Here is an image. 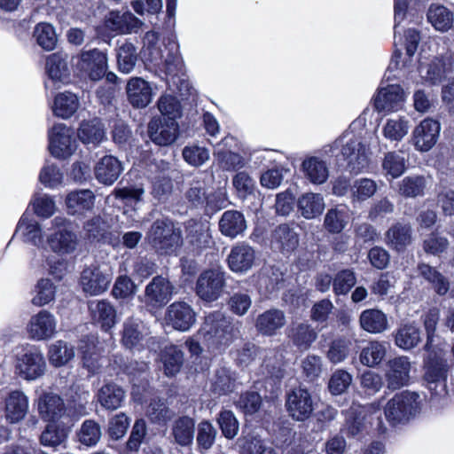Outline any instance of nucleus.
<instances>
[{
  "label": "nucleus",
  "mask_w": 454,
  "mask_h": 454,
  "mask_svg": "<svg viewBox=\"0 0 454 454\" xmlns=\"http://www.w3.org/2000/svg\"><path fill=\"white\" fill-rule=\"evenodd\" d=\"M441 124L433 118H425L412 130L411 143L421 153L430 151L437 143Z\"/></svg>",
  "instance_id": "nucleus-17"
},
{
  "label": "nucleus",
  "mask_w": 454,
  "mask_h": 454,
  "mask_svg": "<svg viewBox=\"0 0 454 454\" xmlns=\"http://www.w3.org/2000/svg\"><path fill=\"white\" fill-rule=\"evenodd\" d=\"M122 172L121 162L114 156L106 155L95 167L97 180L106 185L113 184Z\"/></svg>",
  "instance_id": "nucleus-37"
},
{
  "label": "nucleus",
  "mask_w": 454,
  "mask_h": 454,
  "mask_svg": "<svg viewBox=\"0 0 454 454\" xmlns=\"http://www.w3.org/2000/svg\"><path fill=\"white\" fill-rule=\"evenodd\" d=\"M57 329L58 319L47 309H41L31 316L26 326L27 337L35 341L52 339L57 333Z\"/></svg>",
  "instance_id": "nucleus-12"
},
{
  "label": "nucleus",
  "mask_w": 454,
  "mask_h": 454,
  "mask_svg": "<svg viewBox=\"0 0 454 454\" xmlns=\"http://www.w3.org/2000/svg\"><path fill=\"white\" fill-rule=\"evenodd\" d=\"M360 326L370 333H380L387 329V317L381 310L369 309L364 310L359 317Z\"/></svg>",
  "instance_id": "nucleus-43"
},
{
  "label": "nucleus",
  "mask_w": 454,
  "mask_h": 454,
  "mask_svg": "<svg viewBox=\"0 0 454 454\" xmlns=\"http://www.w3.org/2000/svg\"><path fill=\"white\" fill-rule=\"evenodd\" d=\"M177 131L178 124L173 121L161 122L160 119L153 118L148 124V134L151 140L160 146L174 143L177 137Z\"/></svg>",
  "instance_id": "nucleus-30"
},
{
  "label": "nucleus",
  "mask_w": 454,
  "mask_h": 454,
  "mask_svg": "<svg viewBox=\"0 0 454 454\" xmlns=\"http://www.w3.org/2000/svg\"><path fill=\"white\" fill-rule=\"evenodd\" d=\"M386 354L387 347L384 342L370 341L361 351L360 362L368 367H375L381 363Z\"/></svg>",
  "instance_id": "nucleus-56"
},
{
  "label": "nucleus",
  "mask_w": 454,
  "mask_h": 454,
  "mask_svg": "<svg viewBox=\"0 0 454 454\" xmlns=\"http://www.w3.org/2000/svg\"><path fill=\"white\" fill-rule=\"evenodd\" d=\"M4 414L8 423L17 424L28 413L29 398L22 390L9 391L4 398Z\"/></svg>",
  "instance_id": "nucleus-23"
},
{
  "label": "nucleus",
  "mask_w": 454,
  "mask_h": 454,
  "mask_svg": "<svg viewBox=\"0 0 454 454\" xmlns=\"http://www.w3.org/2000/svg\"><path fill=\"white\" fill-rule=\"evenodd\" d=\"M423 401L416 392L398 393L386 403L385 418L392 426L405 424L421 412Z\"/></svg>",
  "instance_id": "nucleus-1"
},
{
  "label": "nucleus",
  "mask_w": 454,
  "mask_h": 454,
  "mask_svg": "<svg viewBox=\"0 0 454 454\" xmlns=\"http://www.w3.org/2000/svg\"><path fill=\"white\" fill-rule=\"evenodd\" d=\"M36 43L45 51H52L58 42L54 27L46 22L35 26L33 33Z\"/></svg>",
  "instance_id": "nucleus-61"
},
{
  "label": "nucleus",
  "mask_w": 454,
  "mask_h": 454,
  "mask_svg": "<svg viewBox=\"0 0 454 454\" xmlns=\"http://www.w3.org/2000/svg\"><path fill=\"white\" fill-rule=\"evenodd\" d=\"M304 176L315 184H324L329 176V168L326 162L318 157L306 158L301 164Z\"/></svg>",
  "instance_id": "nucleus-42"
},
{
  "label": "nucleus",
  "mask_w": 454,
  "mask_h": 454,
  "mask_svg": "<svg viewBox=\"0 0 454 454\" xmlns=\"http://www.w3.org/2000/svg\"><path fill=\"white\" fill-rule=\"evenodd\" d=\"M428 22L440 32H447L452 27L454 14L442 4H432L427 13Z\"/></svg>",
  "instance_id": "nucleus-45"
},
{
  "label": "nucleus",
  "mask_w": 454,
  "mask_h": 454,
  "mask_svg": "<svg viewBox=\"0 0 454 454\" xmlns=\"http://www.w3.org/2000/svg\"><path fill=\"white\" fill-rule=\"evenodd\" d=\"M15 373L24 380L34 381L44 375L46 361L41 349L27 345L15 355Z\"/></svg>",
  "instance_id": "nucleus-5"
},
{
  "label": "nucleus",
  "mask_w": 454,
  "mask_h": 454,
  "mask_svg": "<svg viewBox=\"0 0 454 454\" xmlns=\"http://www.w3.org/2000/svg\"><path fill=\"white\" fill-rule=\"evenodd\" d=\"M420 339L419 328L412 324L401 325L395 337L396 346L404 350H409L416 347L420 341Z\"/></svg>",
  "instance_id": "nucleus-58"
},
{
  "label": "nucleus",
  "mask_w": 454,
  "mask_h": 454,
  "mask_svg": "<svg viewBox=\"0 0 454 454\" xmlns=\"http://www.w3.org/2000/svg\"><path fill=\"white\" fill-rule=\"evenodd\" d=\"M247 229V223L242 213L237 210L225 211L219 221L221 233L231 239L242 234Z\"/></svg>",
  "instance_id": "nucleus-40"
},
{
  "label": "nucleus",
  "mask_w": 454,
  "mask_h": 454,
  "mask_svg": "<svg viewBox=\"0 0 454 454\" xmlns=\"http://www.w3.org/2000/svg\"><path fill=\"white\" fill-rule=\"evenodd\" d=\"M147 333L138 319L133 317L124 321L121 332V343L129 349L139 350L144 347Z\"/></svg>",
  "instance_id": "nucleus-34"
},
{
  "label": "nucleus",
  "mask_w": 454,
  "mask_h": 454,
  "mask_svg": "<svg viewBox=\"0 0 454 454\" xmlns=\"http://www.w3.org/2000/svg\"><path fill=\"white\" fill-rule=\"evenodd\" d=\"M118 69L122 74L131 73L137 61V47L129 41H125L116 50Z\"/></svg>",
  "instance_id": "nucleus-52"
},
{
  "label": "nucleus",
  "mask_w": 454,
  "mask_h": 454,
  "mask_svg": "<svg viewBox=\"0 0 454 454\" xmlns=\"http://www.w3.org/2000/svg\"><path fill=\"white\" fill-rule=\"evenodd\" d=\"M286 323L285 313L277 309H271L260 314L255 321V326L263 335L272 336L285 326Z\"/></svg>",
  "instance_id": "nucleus-35"
},
{
  "label": "nucleus",
  "mask_w": 454,
  "mask_h": 454,
  "mask_svg": "<svg viewBox=\"0 0 454 454\" xmlns=\"http://www.w3.org/2000/svg\"><path fill=\"white\" fill-rule=\"evenodd\" d=\"M57 287L49 278H40L35 286V295L31 303L36 307H43L53 301Z\"/></svg>",
  "instance_id": "nucleus-57"
},
{
  "label": "nucleus",
  "mask_w": 454,
  "mask_h": 454,
  "mask_svg": "<svg viewBox=\"0 0 454 454\" xmlns=\"http://www.w3.org/2000/svg\"><path fill=\"white\" fill-rule=\"evenodd\" d=\"M406 97L400 85L390 84L378 90L373 99L374 106L378 112H398L403 108Z\"/></svg>",
  "instance_id": "nucleus-19"
},
{
  "label": "nucleus",
  "mask_w": 454,
  "mask_h": 454,
  "mask_svg": "<svg viewBox=\"0 0 454 454\" xmlns=\"http://www.w3.org/2000/svg\"><path fill=\"white\" fill-rule=\"evenodd\" d=\"M235 381L234 372L229 368L221 367L215 370L211 379V389L219 395H226L233 390Z\"/></svg>",
  "instance_id": "nucleus-54"
},
{
  "label": "nucleus",
  "mask_w": 454,
  "mask_h": 454,
  "mask_svg": "<svg viewBox=\"0 0 454 454\" xmlns=\"http://www.w3.org/2000/svg\"><path fill=\"white\" fill-rule=\"evenodd\" d=\"M148 242L160 253H172L181 243V233L168 219L156 220L147 233Z\"/></svg>",
  "instance_id": "nucleus-7"
},
{
  "label": "nucleus",
  "mask_w": 454,
  "mask_h": 454,
  "mask_svg": "<svg viewBox=\"0 0 454 454\" xmlns=\"http://www.w3.org/2000/svg\"><path fill=\"white\" fill-rule=\"evenodd\" d=\"M70 225V221L64 216H56L51 221L46 243L58 255H69L77 250L79 239Z\"/></svg>",
  "instance_id": "nucleus-3"
},
{
  "label": "nucleus",
  "mask_w": 454,
  "mask_h": 454,
  "mask_svg": "<svg viewBox=\"0 0 454 454\" xmlns=\"http://www.w3.org/2000/svg\"><path fill=\"white\" fill-rule=\"evenodd\" d=\"M141 26L142 21L129 11H111L104 20L105 28L118 35L136 33Z\"/></svg>",
  "instance_id": "nucleus-21"
},
{
  "label": "nucleus",
  "mask_w": 454,
  "mask_h": 454,
  "mask_svg": "<svg viewBox=\"0 0 454 454\" xmlns=\"http://www.w3.org/2000/svg\"><path fill=\"white\" fill-rule=\"evenodd\" d=\"M449 369L447 360L441 354L431 353L424 364L423 379L427 387L434 389L438 385L443 386Z\"/></svg>",
  "instance_id": "nucleus-25"
},
{
  "label": "nucleus",
  "mask_w": 454,
  "mask_h": 454,
  "mask_svg": "<svg viewBox=\"0 0 454 454\" xmlns=\"http://www.w3.org/2000/svg\"><path fill=\"white\" fill-rule=\"evenodd\" d=\"M113 275V268L108 263L90 264L82 271V288L90 295H99L108 289Z\"/></svg>",
  "instance_id": "nucleus-8"
},
{
  "label": "nucleus",
  "mask_w": 454,
  "mask_h": 454,
  "mask_svg": "<svg viewBox=\"0 0 454 454\" xmlns=\"http://www.w3.org/2000/svg\"><path fill=\"white\" fill-rule=\"evenodd\" d=\"M410 121L405 116L387 118L382 125V136L392 143L401 142L409 133Z\"/></svg>",
  "instance_id": "nucleus-41"
},
{
  "label": "nucleus",
  "mask_w": 454,
  "mask_h": 454,
  "mask_svg": "<svg viewBox=\"0 0 454 454\" xmlns=\"http://www.w3.org/2000/svg\"><path fill=\"white\" fill-rule=\"evenodd\" d=\"M333 149L340 151L351 171L358 173L367 168V148L363 145L361 137L351 129L334 141Z\"/></svg>",
  "instance_id": "nucleus-4"
},
{
  "label": "nucleus",
  "mask_w": 454,
  "mask_h": 454,
  "mask_svg": "<svg viewBox=\"0 0 454 454\" xmlns=\"http://www.w3.org/2000/svg\"><path fill=\"white\" fill-rule=\"evenodd\" d=\"M164 320L175 330L186 332L194 325L196 314L188 303L176 301L168 307Z\"/></svg>",
  "instance_id": "nucleus-24"
},
{
  "label": "nucleus",
  "mask_w": 454,
  "mask_h": 454,
  "mask_svg": "<svg viewBox=\"0 0 454 454\" xmlns=\"http://www.w3.org/2000/svg\"><path fill=\"white\" fill-rule=\"evenodd\" d=\"M15 234H20L25 243L37 247H44L47 244L41 224L27 213H24L19 220Z\"/></svg>",
  "instance_id": "nucleus-27"
},
{
  "label": "nucleus",
  "mask_w": 454,
  "mask_h": 454,
  "mask_svg": "<svg viewBox=\"0 0 454 454\" xmlns=\"http://www.w3.org/2000/svg\"><path fill=\"white\" fill-rule=\"evenodd\" d=\"M234 140L233 137L227 136L215 145L213 154L217 164L224 170H236L243 168L246 164L241 155L227 150V147H231Z\"/></svg>",
  "instance_id": "nucleus-29"
},
{
  "label": "nucleus",
  "mask_w": 454,
  "mask_h": 454,
  "mask_svg": "<svg viewBox=\"0 0 454 454\" xmlns=\"http://www.w3.org/2000/svg\"><path fill=\"white\" fill-rule=\"evenodd\" d=\"M175 293L174 285L162 276L154 277L145 289V303L153 308L166 305Z\"/></svg>",
  "instance_id": "nucleus-20"
},
{
  "label": "nucleus",
  "mask_w": 454,
  "mask_h": 454,
  "mask_svg": "<svg viewBox=\"0 0 454 454\" xmlns=\"http://www.w3.org/2000/svg\"><path fill=\"white\" fill-rule=\"evenodd\" d=\"M40 418L47 422H58L67 411L64 400L53 392L43 391L35 400Z\"/></svg>",
  "instance_id": "nucleus-18"
},
{
  "label": "nucleus",
  "mask_w": 454,
  "mask_h": 454,
  "mask_svg": "<svg viewBox=\"0 0 454 454\" xmlns=\"http://www.w3.org/2000/svg\"><path fill=\"white\" fill-rule=\"evenodd\" d=\"M172 436L180 446H189L194 438V421L189 417L176 419L172 426Z\"/></svg>",
  "instance_id": "nucleus-53"
},
{
  "label": "nucleus",
  "mask_w": 454,
  "mask_h": 454,
  "mask_svg": "<svg viewBox=\"0 0 454 454\" xmlns=\"http://www.w3.org/2000/svg\"><path fill=\"white\" fill-rule=\"evenodd\" d=\"M68 431L57 422H49L41 434L40 441L43 446L57 447L64 443L67 438Z\"/></svg>",
  "instance_id": "nucleus-59"
},
{
  "label": "nucleus",
  "mask_w": 454,
  "mask_h": 454,
  "mask_svg": "<svg viewBox=\"0 0 454 454\" xmlns=\"http://www.w3.org/2000/svg\"><path fill=\"white\" fill-rule=\"evenodd\" d=\"M187 200L194 206H200L205 202L216 209L226 207L227 198L223 189H219L215 196L206 195L205 183L202 180H193L186 192Z\"/></svg>",
  "instance_id": "nucleus-26"
},
{
  "label": "nucleus",
  "mask_w": 454,
  "mask_h": 454,
  "mask_svg": "<svg viewBox=\"0 0 454 454\" xmlns=\"http://www.w3.org/2000/svg\"><path fill=\"white\" fill-rule=\"evenodd\" d=\"M453 69L454 52L447 51L439 56L434 57L428 62L421 63L419 75L424 83L436 85Z\"/></svg>",
  "instance_id": "nucleus-11"
},
{
  "label": "nucleus",
  "mask_w": 454,
  "mask_h": 454,
  "mask_svg": "<svg viewBox=\"0 0 454 454\" xmlns=\"http://www.w3.org/2000/svg\"><path fill=\"white\" fill-rule=\"evenodd\" d=\"M74 67L82 75L94 82L99 81L108 68L107 54L98 49L82 51L76 57Z\"/></svg>",
  "instance_id": "nucleus-10"
},
{
  "label": "nucleus",
  "mask_w": 454,
  "mask_h": 454,
  "mask_svg": "<svg viewBox=\"0 0 454 454\" xmlns=\"http://www.w3.org/2000/svg\"><path fill=\"white\" fill-rule=\"evenodd\" d=\"M48 359L54 367L66 365L74 357V348L64 340H57L48 348Z\"/></svg>",
  "instance_id": "nucleus-50"
},
{
  "label": "nucleus",
  "mask_w": 454,
  "mask_h": 454,
  "mask_svg": "<svg viewBox=\"0 0 454 454\" xmlns=\"http://www.w3.org/2000/svg\"><path fill=\"white\" fill-rule=\"evenodd\" d=\"M49 151L59 160L70 158L76 151L78 144L74 130L64 123H57L48 131Z\"/></svg>",
  "instance_id": "nucleus-9"
},
{
  "label": "nucleus",
  "mask_w": 454,
  "mask_h": 454,
  "mask_svg": "<svg viewBox=\"0 0 454 454\" xmlns=\"http://www.w3.org/2000/svg\"><path fill=\"white\" fill-rule=\"evenodd\" d=\"M102 435L100 426L94 420L87 419L77 433L79 442L86 446H95Z\"/></svg>",
  "instance_id": "nucleus-63"
},
{
  "label": "nucleus",
  "mask_w": 454,
  "mask_h": 454,
  "mask_svg": "<svg viewBox=\"0 0 454 454\" xmlns=\"http://www.w3.org/2000/svg\"><path fill=\"white\" fill-rule=\"evenodd\" d=\"M79 139L86 145H98L106 138L102 123L97 120L82 121L77 130Z\"/></svg>",
  "instance_id": "nucleus-46"
},
{
  "label": "nucleus",
  "mask_w": 454,
  "mask_h": 454,
  "mask_svg": "<svg viewBox=\"0 0 454 454\" xmlns=\"http://www.w3.org/2000/svg\"><path fill=\"white\" fill-rule=\"evenodd\" d=\"M129 102L136 108L147 106L153 96L151 84L141 77L130 78L126 85Z\"/></svg>",
  "instance_id": "nucleus-28"
},
{
  "label": "nucleus",
  "mask_w": 454,
  "mask_h": 454,
  "mask_svg": "<svg viewBox=\"0 0 454 454\" xmlns=\"http://www.w3.org/2000/svg\"><path fill=\"white\" fill-rule=\"evenodd\" d=\"M167 50V48L165 47ZM151 62L167 74L176 75L182 69V59L178 54L177 45L171 43L165 55L161 49L151 52Z\"/></svg>",
  "instance_id": "nucleus-32"
},
{
  "label": "nucleus",
  "mask_w": 454,
  "mask_h": 454,
  "mask_svg": "<svg viewBox=\"0 0 454 454\" xmlns=\"http://www.w3.org/2000/svg\"><path fill=\"white\" fill-rule=\"evenodd\" d=\"M299 244L298 234L287 224L278 226L271 236V247L283 254L293 252Z\"/></svg>",
  "instance_id": "nucleus-36"
},
{
  "label": "nucleus",
  "mask_w": 454,
  "mask_h": 454,
  "mask_svg": "<svg viewBox=\"0 0 454 454\" xmlns=\"http://www.w3.org/2000/svg\"><path fill=\"white\" fill-rule=\"evenodd\" d=\"M67 60L68 56L64 52H55L47 57L45 69L53 84L60 85L68 82L70 69Z\"/></svg>",
  "instance_id": "nucleus-33"
},
{
  "label": "nucleus",
  "mask_w": 454,
  "mask_h": 454,
  "mask_svg": "<svg viewBox=\"0 0 454 454\" xmlns=\"http://www.w3.org/2000/svg\"><path fill=\"white\" fill-rule=\"evenodd\" d=\"M124 398V390L113 383L104 385L98 393V401L107 410H116L121 407Z\"/></svg>",
  "instance_id": "nucleus-49"
},
{
  "label": "nucleus",
  "mask_w": 454,
  "mask_h": 454,
  "mask_svg": "<svg viewBox=\"0 0 454 454\" xmlns=\"http://www.w3.org/2000/svg\"><path fill=\"white\" fill-rule=\"evenodd\" d=\"M380 403H372L366 406L353 404L347 413L345 430L352 436L358 434L366 427L367 424H372L373 415H376L378 427H380Z\"/></svg>",
  "instance_id": "nucleus-13"
},
{
  "label": "nucleus",
  "mask_w": 454,
  "mask_h": 454,
  "mask_svg": "<svg viewBox=\"0 0 454 454\" xmlns=\"http://www.w3.org/2000/svg\"><path fill=\"white\" fill-rule=\"evenodd\" d=\"M382 168L386 176L397 178L406 169V160L397 152H389L384 156Z\"/></svg>",
  "instance_id": "nucleus-62"
},
{
  "label": "nucleus",
  "mask_w": 454,
  "mask_h": 454,
  "mask_svg": "<svg viewBox=\"0 0 454 454\" xmlns=\"http://www.w3.org/2000/svg\"><path fill=\"white\" fill-rule=\"evenodd\" d=\"M95 203V195L90 190H79L69 192L66 198L68 214L82 215L90 211Z\"/></svg>",
  "instance_id": "nucleus-38"
},
{
  "label": "nucleus",
  "mask_w": 454,
  "mask_h": 454,
  "mask_svg": "<svg viewBox=\"0 0 454 454\" xmlns=\"http://www.w3.org/2000/svg\"><path fill=\"white\" fill-rule=\"evenodd\" d=\"M398 193L405 198L422 196L426 188V180L422 176H410L398 183Z\"/></svg>",
  "instance_id": "nucleus-60"
},
{
  "label": "nucleus",
  "mask_w": 454,
  "mask_h": 454,
  "mask_svg": "<svg viewBox=\"0 0 454 454\" xmlns=\"http://www.w3.org/2000/svg\"><path fill=\"white\" fill-rule=\"evenodd\" d=\"M259 356L262 358L261 372L266 377L281 379L284 376V362L281 354L276 351H261L254 344H246L238 353L237 360L240 364L247 365Z\"/></svg>",
  "instance_id": "nucleus-6"
},
{
  "label": "nucleus",
  "mask_w": 454,
  "mask_h": 454,
  "mask_svg": "<svg viewBox=\"0 0 454 454\" xmlns=\"http://www.w3.org/2000/svg\"><path fill=\"white\" fill-rule=\"evenodd\" d=\"M80 102L78 97L69 91L56 95L52 106L53 114L62 119H68L78 110Z\"/></svg>",
  "instance_id": "nucleus-44"
},
{
  "label": "nucleus",
  "mask_w": 454,
  "mask_h": 454,
  "mask_svg": "<svg viewBox=\"0 0 454 454\" xmlns=\"http://www.w3.org/2000/svg\"><path fill=\"white\" fill-rule=\"evenodd\" d=\"M90 310L93 320L103 330L108 331L115 325L116 309L109 301L106 300L92 301L90 304Z\"/></svg>",
  "instance_id": "nucleus-39"
},
{
  "label": "nucleus",
  "mask_w": 454,
  "mask_h": 454,
  "mask_svg": "<svg viewBox=\"0 0 454 454\" xmlns=\"http://www.w3.org/2000/svg\"><path fill=\"white\" fill-rule=\"evenodd\" d=\"M97 338L87 337L80 341L79 351L82 353V365L88 371L89 376H93L101 372L105 359L98 354Z\"/></svg>",
  "instance_id": "nucleus-31"
},
{
  "label": "nucleus",
  "mask_w": 454,
  "mask_h": 454,
  "mask_svg": "<svg viewBox=\"0 0 454 454\" xmlns=\"http://www.w3.org/2000/svg\"><path fill=\"white\" fill-rule=\"evenodd\" d=\"M419 274L427 281L434 292L439 295H444L450 289L449 280L435 268L427 263L418 266Z\"/></svg>",
  "instance_id": "nucleus-51"
},
{
  "label": "nucleus",
  "mask_w": 454,
  "mask_h": 454,
  "mask_svg": "<svg viewBox=\"0 0 454 454\" xmlns=\"http://www.w3.org/2000/svg\"><path fill=\"white\" fill-rule=\"evenodd\" d=\"M255 262L254 248L245 242L234 245L227 256L229 269L237 274H246L254 266Z\"/></svg>",
  "instance_id": "nucleus-22"
},
{
  "label": "nucleus",
  "mask_w": 454,
  "mask_h": 454,
  "mask_svg": "<svg viewBox=\"0 0 454 454\" xmlns=\"http://www.w3.org/2000/svg\"><path fill=\"white\" fill-rule=\"evenodd\" d=\"M35 214L41 218H50L57 210L56 203L49 194H36L30 202Z\"/></svg>",
  "instance_id": "nucleus-64"
},
{
  "label": "nucleus",
  "mask_w": 454,
  "mask_h": 454,
  "mask_svg": "<svg viewBox=\"0 0 454 454\" xmlns=\"http://www.w3.org/2000/svg\"><path fill=\"white\" fill-rule=\"evenodd\" d=\"M286 407L293 419L307 420L314 411V402L310 392L301 387L293 388L286 394Z\"/></svg>",
  "instance_id": "nucleus-15"
},
{
  "label": "nucleus",
  "mask_w": 454,
  "mask_h": 454,
  "mask_svg": "<svg viewBox=\"0 0 454 454\" xmlns=\"http://www.w3.org/2000/svg\"><path fill=\"white\" fill-rule=\"evenodd\" d=\"M297 207L303 217L312 219L322 214L325 202L321 194L307 192L299 198Z\"/></svg>",
  "instance_id": "nucleus-47"
},
{
  "label": "nucleus",
  "mask_w": 454,
  "mask_h": 454,
  "mask_svg": "<svg viewBox=\"0 0 454 454\" xmlns=\"http://www.w3.org/2000/svg\"><path fill=\"white\" fill-rule=\"evenodd\" d=\"M225 273L219 269L203 271L196 282V294L206 301H216L225 287Z\"/></svg>",
  "instance_id": "nucleus-14"
},
{
  "label": "nucleus",
  "mask_w": 454,
  "mask_h": 454,
  "mask_svg": "<svg viewBox=\"0 0 454 454\" xmlns=\"http://www.w3.org/2000/svg\"><path fill=\"white\" fill-rule=\"evenodd\" d=\"M412 364L406 356L389 359L385 365V380L389 389H399L411 381Z\"/></svg>",
  "instance_id": "nucleus-16"
},
{
  "label": "nucleus",
  "mask_w": 454,
  "mask_h": 454,
  "mask_svg": "<svg viewBox=\"0 0 454 454\" xmlns=\"http://www.w3.org/2000/svg\"><path fill=\"white\" fill-rule=\"evenodd\" d=\"M411 241V227L408 224L396 223L386 233L387 244L396 251L404 250Z\"/></svg>",
  "instance_id": "nucleus-48"
},
{
  "label": "nucleus",
  "mask_w": 454,
  "mask_h": 454,
  "mask_svg": "<svg viewBox=\"0 0 454 454\" xmlns=\"http://www.w3.org/2000/svg\"><path fill=\"white\" fill-rule=\"evenodd\" d=\"M161 361L167 376H174L179 372L184 364V353L175 345L165 347L161 354Z\"/></svg>",
  "instance_id": "nucleus-55"
},
{
  "label": "nucleus",
  "mask_w": 454,
  "mask_h": 454,
  "mask_svg": "<svg viewBox=\"0 0 454 454\" xmlns=\"http://www.w3.org/2000/svg\"><path fill=\"white\" fill-rule=\"evenodd\" d=\"M198 336L209 348H215L231 343L234 330L229 317L220 311H215L206 316Z\"/></svg>",
  "instance_id": "nucleus-2"
}]
</instances>
